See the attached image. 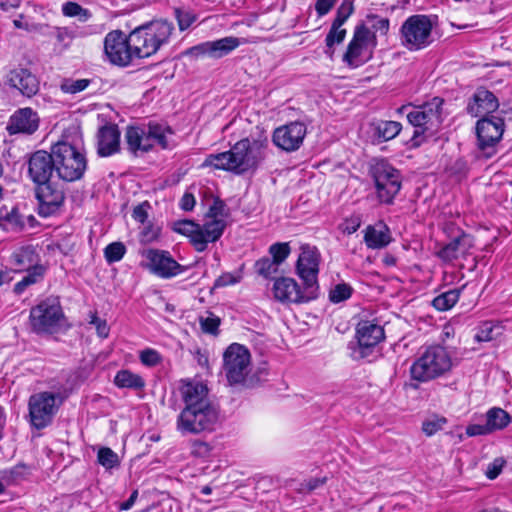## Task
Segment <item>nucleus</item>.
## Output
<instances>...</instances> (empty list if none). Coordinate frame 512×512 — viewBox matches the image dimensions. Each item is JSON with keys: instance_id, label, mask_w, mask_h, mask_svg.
<instances>
[{"instance_id": "1", "label": "nucleus", "mask_w": 512, "mask_h": 512, "mask_svg": "<svg viewBox=\"0 0 512 512\" xmlns=\"http://www.w3.org/2000/svg\"><path fill=\"white\" fill-rule=\"evenodd\" d=\"M184 408L177 417L176 429L182 435L211 433L220 424V409L210 399L207 385L190 381L180 389Z\"/></svg>"}, {"instance_id": "2", "label": "nucleus", "mask_w": 512, "mask_h": 512, "mask_svg": "<svg viewBox=\"0 0 512 512\" xmlns=\"http://www.w3.org/2000/svg\"><path fill=\"white\" fill-rule=\"evenodd\" d=\"M262 160L261 150L257 146H251L248 138L241 139L234 144L229 151L208 155L201 167H212L243 174L255 169Z\"/></svg>"}, {"instance_id": "3", "label": "nucleus", "mask_w": 512, "mask_h": 512, "mask_svg": "<svg viewBox=\"0 0 512 512\" xmlns=\"http://www.w3.org/2000/svg\"><path fill=\"white\" fill-rule=\"evenodd\" d=\"M174 26L167 20H156L134 29L130 33V45L134 56L146 58L155 54L168 42Z\"/></svg>"}, {"instance_id": "4", "label": "nucleus", "mask_w": 512, "mask_h": 512, "mask_svg": "<svg viewBox=\"0 0 512 512\" xmlns=\"http://www.w3.org/2000/svg\"><path fill=\"white\" fill-rule=\"evenodd\" d=\"M223 372L229 385L254 387L260 382V377L251 375V354L249 350L238 343L231 344L223 354Z\"/></svg>"}, {"instance_id": "5", "label": "nucleus", "mask_w": 512, "mask_h": 512, "mask_svg": "<svg viewBox=\"0 0 512 512\" xmlns=\"http://www.w3.org/2000/svg\"><path fill=\"white\" fill-rule=\"evenodd\" d=\"M452 367L449 352L440 345H432L415 360L410 368L412 379L427 382L442 376Z\"/></svg>"}, {"instance_id": "6", "label": "nucleus", "mask_w": 512, "mask_h": 512, "mask_svg": "<svg viewBox=\"0 0 512 512\" xmlns=\"http://www.w3.org/2000/svg\"><path fill=\"white\" fill-rule=\"evenodd\" d=\"M443 102V99L434 97L431 101L414 107L407 114L409 123L415 128L411 138L412 146H420L424 141L425 133L429 132L432 135L440 126Z\"/></svg>"}, {"instance_id": "7", "label": "nucleus", "mask_w": 512, "mask_h": 512, "mask_svg": "<svg viewBox=\"0 0 512 512\" xmlns=\"http://www.w3.org/2000/svg\"><path fill=\"white\" fill-rule=\"evenodd\" d=\"M54 157L56 175L59 179L73 182L83 177L87 169V160L75 146L65 141L54 144Z\"/></svg>"}, {"instance_id": "8", "label": "nucleus", "mask_w": 512, "mask_h": 512, "mask_svg": "<svg viewBox=\"0 0 512 512\" xmlns=\"http://www.w3.org/2000/svg\"><path fill=\"white\" fill-rule=\"evenodd\" d=\"M432 30L433 23L427 15L409 16L400 27V43L411 52L425 49L433 42Z\"/></svg>"}, {"instance_id": "9", "label": "nucleus", "mask_w": 512, "mask_h": 512, "mask_svg": "<svg viewBox=\"0 0 512 512\" xmlns=\"http://www.w3.org/2000/svg\"><path fill=\"white\" fill-rule=\"evenodd\" d=\"M62 402L59 393L43 391L32 394L28 401L31 425L38 430L50 425Z\"/></svg>"}, {"instance_id": "10", "label": "nucleus", "mask_w": 512, "mask_h": 512, "mask_svg": "<svg viewBox=\"0 0 512 512\" xmlns=\"http://www.w3.org/2000/svg\"><path fill=\"white\" fill-rule=\"evenodd\" d=\"M377 46V38L366 24H358L349 42L343 61L350 67H359L372 58Z\"/></svg>"}, {"instance_id": "11", "label": "nucleus", "mask_w": 512, "mask_h": 512, "mask_svg": "<svg viewBox=\"0 0 512 512\" xmlns=\"http://www.w3.org/2000/svg\"><path fill=\"white\" fill-rule=\"evenodd\" d=\"M371 175L379 200L382 203L391 204L402 187L400 171L387 161L382 160L371 167Z\"/></svg>"}, {"instance_id": "12", "label": "nucleus", "mask_w": 512, "mask_h": 512, "mask_svg": "<svg viewBox=\"0 0 512 512\" xmlns=\"http://www.w3.org/2000/svg\"><path fill=\"white\" fill-rule=\"evenodd\" d=\"M385 338L384 329L374 321H360L356 327L357 346L352 356L356 360L374 355L377 345Z\"/></svg>"}, {"instance_id": "13", "label": "nucleus", "mask_w": 512, "mask_h": 512, "mask_svg": "<svg viewBox=\"0 0 512 512\" xmlns=\"http://www.w3.org/2000/svg\"><path fill=\"white\" fill-rule=\"evenodd\" d=\"M63 317L60 304L51 299H46L33 307L30 311V324L36 333H52L59 326Z\"/></svg>"}, {"instance_id": "14", "label": "nucleus", "mask_w": 512, "mask_h": 512, "mask_svg": "<svg viewBox=\"0 0 512 512\" xmlns=\"http://www.w3.org/2000/svg\"><path fill=\"white\" fill-rule=\"evenodd\" d=\"M104 52L109 61L118 66H127L133 59L134 52L128 37L119 30L108 33L104 40Z\"/></svg>"}, {"instance_id": "15", "label": "nucleus", "mask_w": 512, "mask_h": 512, "mask_svg": "<svg viewBox=\"0 0 512 512\" xmlns=\"http://www.w3.org/2000/svg\"><path fill=\"white\" fill-rule=\"evenodd\" d=\"M36 198L38 213L42 217L56 214L64 202V188L58 182L49 181L37 184Z\"/></svg>"}, {"instance_id": "16", "label": "nucleus", "mask_w": 512, "mask_h": 512, "mask_svg": "<svg viewBox=\"0 0 512 512\" xmlns=\"http://www.w3.org/2000/svg\"><path fill=\"white\" fill-rule=\"evenodd\" d=\"M54 173H56L54 145L50 152L38 150L30 155L28 175L35 184L52 181Z\"/></svg>"}, {"instance_id": "17", "label": "nucleus", "mask_w": 512, "mask_h": 512, "mask_svg": "<svg viewBox=\"0 0 512 512\" xmlns=\"http://www.w3.org/2000/svg\"><path fill=\"white\" fill-rule=\"evenodd\" d=\"M144 256L148 260V269L161 278L169 279L185 271V267L173 259L168 251L148 249Z\"/></svg>"}, {"instance_id": "18", "label": "nucleus", "mask_w": 512, "mask_h": 512, "mask_svg": "<svg viewBox=\"0 0 512 512\" xmlns=\"http://www.w3.org/2000/svg\"><path fill=\"white\" fill-rule=\"evenodd\" d=\"M307 128L304 123L293 121L276 128L272 141L280 149L293 152L300 148L306 136Z\"/></svg>"}, {"instance_id": "19", "label": "nucleus", "mask_w": 512, "mask_h": 512, "mask_svg": "<svg viewBox=\"0 0 512 512\" xmlns=\"http://www.w3.org/2000/svg\"><path fill=\"white\" fill-rule=\"evenodd\" d=\"M239 45V38L228 36L215 41H206L190 47L184 54L194 58L210 57L213 59H219L228 55Z\"/></svg>"}, {"instance_id": "20", "label": "nucleus", "mask_w": 512, "mask_h": 512, "mask_svg": "<svg viewBox=\"0 0 512 512\" xmlns=\"http://www.w3.org/2000/svg\"><path fill=\"white\" fill-rule=\"evenodd\" d=\"M275 299L283 303H304L316 298L312 289L301 290L297 282L292 278L282 277L277 279L273 285Z\"/></svg>"}, {"instance_id": "21", "label": "nucleus", "mask_w": 512, "mask_h": 512, "mask_svg": "<svg viewBox=\"0 0 512 512\" xmlns=\"http://www.w3.org/2000/svg\"><path fill=\"white\" fill-rule=\"evenodd\" d=\"M319 258L316 250L309 246L302 247L301 254L297 261V272L303 280L307 289H312L314 293L317 291V274H318Z\"/></svg>"}, {"instance_id": "22", "label": "nucleus", "mask_w": 512, "mask_h": 512, "mask_svg": "<svg viewBox=\"0 0 512 512\" xmlns=\"http://www.w3.org/2000/svg\"><path fill=\"white\" fill-rule=\"evenodd\" d=\"M504 132V120L500 117L491 116L478 120L476 133L479 141V148L484 150L493 147L498 143Z\"/></svg>"}, {"instance_id": "23", "label": "nucleus", "mask_w": 512, "mask_h": 512, "mask_svg": "<svg viewBox=\"0 0 512 512\" xmlns=\"http://www.w3.org/2000/svg\"><path fill=\"white\" fill-rule=\"evenodd\" d=\"M39 126V117L31 108H21L15 111L8 122L7 131L10 135L23 133L33 134Z\"/></svg>"}, {"instance_id": "24", "label": "nucleus", "mask_w": 512, "mask_h": 512, "mask_svg": "<svg viewBox=\"0 0 512 512\" xmlns=\"http://www.w3.org/2000/svg\"><path fill=\"white\" fill-rule=\"evenodd\" d=\"M120 151V130L116 124H106L97 133V153L109 157Z\"/></svg>"}, {"instance_id": "25", "label": "nucleus", "mask_w": 512, "mask_h": 512, "mask_svg": "<svg viewBox=\"0 0 512 512\" xmlns=\"http://www.w3.org/2000/svg\"><path fill=\"white\" fill-rule=\"evenodd\" d=\"M9 85L17 89L23 96L32 97L39 91L37 77L26 68H15L7 75Z\"/></svg>"}, {"instance_id": "26", "label": "nucleus", "mask_w": 512, "mask_h": 512, "mask_svg": "<svg viewBox=\"0 0 512 512\" xmlns=\"http://www.w3.org/2000/svg\"><path fill=\"white\" fill-rule=\"evenodd\" d=\"M499 102L496 96L485 88H478L468 103L467 111L474 117H479L496 111Z\"/></svg>"}, {"instance_id": "27", "label": "nucleus", "mask_w": 512, "mask_h": 512, "mask_svg": "<svg viewBox=\"0 0 512 512\" xmlns=\"http://www.w3.org/2000/svg\"><path fill=\"white\" fill-rule=\"evenodd\" d=\"M11 264L15 271L23 272L33 270L35 267H43L39 264V255L36 248L27 245L18 248L11 255Z\"/></svg>"}, {"instance_id": "28", "label": "nucleus", "mask_w": 512, "mask_h": 512, "mask_svg": "<svg viewBox=\"0 0 512 512\" xmlns=\"http://www.w3.org/2000/svg\"><path fill=\"white\" fill-rule=\"evenodd\" d=\"M125 141L130 152L134 155L140 152H148L153 148V143L149 142L146 130L140 127L129 126L125 132Z\"/></svg>"}, {"instance_id": "29", "label": "nucleus", "mask_w": 512, "mask_h": 512, "mask_svg": "<svg viewBox=\"0 0 512 512\" xmlns=\"http://www.w3.org/2000/svg\"><path fill=\"white\" fill-rule=\"evenodd\" d=\"M173 230L189 237L196 251L202 252L205 250V242L201 238L199 224L187 219L180 220L173 224Z\"/></svg>"}, {"instance_id": "30", "label": "nucleus", "mask_w": 512, "mask_h": 512, "mask_svg": "<svg viewBox=\"0 0 512 512\" xmlns=\"http://www.w3.org/2000/svg\"><path fill=\"white\" fill-rule=\"evenodd\" d=\"M364 241L368 248L381 249L391 241L389 229L385 225H381L380 229L368 226L365 230Z\"/></svg>"}, {"instance_id": "31", "label": "nucleus", "mask_w": 512, "mask_h": 512, "mask_svg": "<svg viewBox=\"0 0 512 512\" xmlns=\"http://www.w3.org/2000/svg\"><path fill=\"white\" fill-rule=\"evenodd\" d=\"M226 222L223 219H210L204 225H200V234L205 242V249L209 242L217 241L223 234Z\"/></svg>"}, {"instance_id": "32", "label": "nucleus", "mask_w": 512, "mask_h": 512, "mask_svg": "<svg viewBox=\"0 0 512 512\" xmlns=\"http://www.w3.org/2000/svg\"><path fill=\"white\" fill-rule=\"evenodd\" d=\"M114 382L120 388L142 389L145 386L143 378L129 370L117 372Z\"/></svg>"}, {"instance_id": "33", "label": "nucleus", "mask_w": 512, "mask_h": 512, "mask_svg": "<svg viewBox=\"0 0 512 512\" xmlns=\"http://www.w3.org/2000/svg\"><path fill=\"white\" fill-rule=\"evenodd\" d=\"M172 131L169 127L157 123H149L148 129L146 130L147 138L151 143L159 144L163 149L168 147L167 134H171Z\"/></svg>"}, {"instance_id": "34", "label": "nucleus", "mask_w": 512, "mask_h": 512, "mask_svg": "<svg viewBox=\"0 0 512 512\" xmlns=\"http://www.w3.org/2000/svg\"><path fill=\"white\" fill-rule=\"evenodd\" d=\"M486 421L493 432L505 428L510 423L511 417L501 408H492L486 414Z\"/></svg>"}, {"instance_id": "35", "label": "nucleus", "mask_w": 512, "mask_h": 512, "mask_svg": "<svg viewBox=\"0 0 512 512\" xmlns=\"http://www.w3.org/2000/svg\"><path fill=\"white\" fill-rule=\"evenodd\" d=\"M402 125L397 121H379L376 125V135L378 138L389 141L395 138L401 131Z\"/></svg>"}, {"instance_id": "36", "label": "nucleus", "mask_w": 512, "mask_h": 512, "mask_svg": "<svg viewBox=\"0 0 512 512\" xmlns=\"http://www.w3.org/2000/svg\"><path fill=\"white\" fill-rule=\"evenodd\" d=\"M459 296L460 290L451 289L435 297L432 301V305L439 311H446L457 303Z\"/></svg>"}, {"instance_id": "37", "label": "nucleus", "mask_w": 512, "mask_h": 512, "mask_svg": "<svg viewBox=\"0 0 512 512\" xmlns=\"http://www.w3.org/2000/svg\"><path fill=\"white\" fill-rule=\"evenodd\" d=\"M44 271V267H35L33 270L26 271L27 275L14 285V293L17 295L22 294L28 286L37 283L43 278Z\"/></svg>"}, {"instance_id": "38", "label": "nucleus", "mask_w": 512, "mask_h": 512, "mask_svg": "<svg viewBox=\"0 0 512 512\" xmlns=\"http://www.w3.org/2000/svg\"><path fill=\"white\" fill-rule=\"evenodd\" d=\"M0 211H6L5 214L0 213V220L6 229L19 231L24 227V221L16 207H13L10 211L6 209H1Z\"/></svg>"}, {"instance_id": "39", "label": "nucleus", "mask_w": 512, "mask_h": 512, "mask_svg": "<svg viewBox=\"0 0 512 512\" xmlns=\"http://www.w3.org/2000/svg\"><path fill=\"white\" fill-rule=\"evenodd\" d=\"M97 461L106 470L113 469L120 465L119 456L109 447H101L98 450Z\"/></svg>"}, {"instance_id": "40", "label": "nucleus", "mask_w": 512, "mask_h": 512, "mask_svg": "<svg viewBox=\"0 0 512 512\" xmlns=\"http://www.w3.org/2000/svg\"><path fill=\"white\" fill-rule=\"evenodd\" d=\"M501 327L493 324L492 322L482 323L475 335L478 342H488L495 339L500 334Z\"/></svg>"}, {"instance_id": "41", "label": "nucleus", "mask_w": 512, "mask_h": 512, "mask_svg": "<svg viewBox=\"0 0 512 512\" xmlns=\"http://www.w3.org/2000/svg\"><path fill=\"white\" fill-rule=\"evenodd\" d=\"M346 36V30L341 28L340 26H337L335 24L331 25V28L326 36L325 42H326V54H329L332 56L334 50L333 46L335 44H340L343 42Z\"/></svg>"}, {"instance_id": "42", "label": "nucleus", "mask_w": 512, "mask_h": 512, "mask_svg": "<svg viewBox=\"0 0 512 512\" xmlns=\"http://www.w3.org/2000/svg\"><path fill=\"white\" fill-rule=\"evenodd\" d=\"M364 24H369L373 29L375 35L379 33L381 36H386L389 31L390 21L388 18L380 17L376 14H368Z\"/></svg>"}, {"instance_id": "43", "label": "nucleus", "mask_w": 512, "mask_h": 512, "mask_svg": "<svg viewBox=\"0 0 512 512\" xmlns=\"http://www.w3.org/2000/svg\"><path fill=\"white\" fill-rule=\"evenodd\" d=\"M446 424L447 419L444 416L432 415L422 423V431L427 436H432L442 430Z\"/></svg>"}, {"instance_id": "44", "label": "nucleus", "mask_w": 512, "mask_h": 512, "mask_svg": "<svg viewBox=\"0 0 512 512\" xmlns=\"http://www.w3.org/2000/svg\"><path fill=\"white\" fill-rule=\"evenodd\" d=\"M62 12L67 17H78L82 22L87 21L91 17L90 11L76 2L65 3L62 7Z\"/></svg>"}, {"instance_id": "45", "label": "nucleus", "mask_w": 512, "mask_h": 512, "mask_svg": "<svg viewBox=\"0 0 512 512\" xmlns=\"http://www.w3.org/2000/svg\"><path fill=\"white\" fill-rule=\"evenodd\" d=\"M91 83L89 79H64L60 84V89L63 93L76 94L84 91Z\"/></svg>"}, {"instance_id": "46", "label": "nucleus", "mask_w": 512, "mask_h": 512, "mask_svg": "<svg viewBox=\"0 0 512 512\" xmlns=\"http://www.w3.org/2000/svg\"><path fill=\"white\" fill-rule=\"evenodd\" d=\"M174 15L181 31L188 29L197 20V15L190 9L175 8Z\"/></svg>"}, {"instance_id": "47", "label": "nucleus", "mask_w": 512, "mask_h": 512, "mask_svg": "<svg viewBox=\"0 0 512 512\" xmlns=\"http://www.w3.org/2000/svg\"><path fill=\"white\" fill-rule=\"evenodd\" d=\"M352 291V287L347 283L336 284L329 292V299L332 303L343 302L351 297Z\"/></svg>"}, {"instance_id": "48", "label": "nucleus", "mask_w": 512, "mask_h": 512, "mask_svg": "<svg viewBox=\"0 0 512 512\" xmlns=\"http://www.w3.org/2000/svg\"><path fill=\"white\" fill-rule=\"evenodd\" d=\"M463 241L462 238L457 237L450 241L448 244H446L439 252L438 256L444 260V261H452L458 257L459 249L461 242Z\"/></svg>"}, {"instance_id": "49", "label": "nucleus", "mask_w": 512, "mask_h": 512, "mask_svg": "<svg viewBox=\"0 0 512 512\" xmlns=\"http://www.w3.org/2000/svg\"><path fill=\"white\" fill-rule=\"evenodd\" d=\"M125 252L126 247L123 243L113 242L105 248L104 255L108 263H115L123 258Z\"/></svg>"}, {"instance_id": "50", "label": "nucleus", "mask_w": 512, "mask_h": 512, "mask_svg": "<svg viewBox=\"0 0 512 512\" xmlns=\"http://www.w3.org/2000/svg\"><path fill=\"white\" fill-rule=\"evenodd\" d=\"M278 267V263L268 257L261 258L255 263L256 271L266 278L277 273Z\"/></svg>"}, {"instance_id": "51", "label": "nucleus", "mask_w": 512, "mask_h": 512, "mask_svg": "<svg viewBox=\"0 0 512 512\" xmlns=\"http://www.w3.org/2000/svg\"><path fill=\"white\" fill-rule=\"evenodd\" d=\"M354 6L352 1L344 0L341 5L337 9L336 17L332 24L342 27V25L347 21V19L353 13Z\"/></svg>"}, {"instance_id": "52", "label": "nucleus", "mask_w": 512, "mask_h": 512, "mask_svg": "<svg viewBox=\"0 0 512 512\" xmlns=\"http://www.w3.org/2000/svg\"><path fill=\"white\" fill-rule=\"evenodd\" d=\"M269 253L272 259L280 265L290 254V247L288 243H275L270 246Z\"/></svg>"}, {"instance_id": "53", "label": "nucleus", "mask_w": 512, "mask_h": 512, "mask_svg": "<svg viewBox=\"0 0 512 512\" xmlns=\"http://www.w3.org/2000/svg\"><path fill=\"white\" fill-rule=\"evenodd\" d=\"M327 481L326 477L323 478H310L308 480H304L299 483V486L296 488V491L300 494L310 493L320 486L324 485Z\"/></svg>"}, {"instance_id": "54", "label": "nucleus", "mask_w": 512, "mask_h": 512, "mask_svg": "<svg viewBox=\"0 0 512 512\" xmlns=\"http://www.w3.org/2000/svg\"><path fill=\"white\" fill-rule=\"evenodd\" d=\"M141 363L148 367H154L158 365L162 358L161 355L154 349H145L140 352Z\"/></svg>"}, {"instance_id": "55", "label": "nucleus", "mask_w": 512, "mask_h": 512, "mask_svg": "<svg viewBox=\"0 0 512 512\" xmlns=\"http://www.w3.org/2000/svg\"><path fill=\"white\" fill-rule=\"evenodd\" d=\"M362 220L359 215H352L346 218L341 225V230L346 234H353L361 226Z\"/></svg>"}, {"instance_id": "56", "label": "nucleus", "mask_w": 512, "mask_h": 512, "mask_svg": "<svg viewBox=\"0 0 512 512\" xmlns=\"http://www.w3.org/2000/svg\"><path fill=\"white\" fill-rule=\"evenodd\" d=\"M89 323L95 327L97 334L100 337H102V338L108 337L110 329H109V326H108L106 320L99 318L97 316V314L94 313L91 315V319H90Z\"/></svg>"}, {"instance_id": "57", "label": "nucleus", "mask_w": 512, "mask_h": 512, "mask_svg": "<svg viewBox=\"0 0 512 512\" xmlns=\"http://www.w3.org/2000/svg\"><path fill=\"white\" fill-rule=\"evenodd\" d=\"M201 328L206 333L214 334L217 332L220 325V319L218 317L209 316L201 318Z\"/></svg>"}, {"instance_id": "58", "label": "nucleus", "mask_w": 512, "mask_h": 512, "mask_svg": "<svg viewBox=\"0 0 512 512\" xmlns=\"http://www.w3.org/2000/svg\"><path fill=\"white\" fill-rule=\"evenodd\" d=\"M225 207H226L225 203L222 200H220L219 198H216L213 201V204L209 207V210L206 214L207 218L219 219L218 218L219 216L224 215Z\"/></svg>"}, {"instance_id": "59", "label": "nucleus", "mask_w": 512, "mask_h": 512, "mask_svg": "<svg viewBox=\"0 0 512 512\" xmlns=\"http://www.w3.org/2000/svg\"><path fill=\"white\" fill-rule=\"evenodd\" d=\"M505 461L502 458H496L491 462L486 469V476L489 479H495L502 471Z\"/></svg>"}, {"instance_id": "60", "label": "nucleus", "mask_w": 512, "mask_h": 512, "mask_svg": "<svg viewBox=\"0 0 512 512\" xmlns=\"http://www.w3.org/2000/svg\"><path fill=\"white\" fill-rule=\"evenodd\" d=\"M491 432L492 431L487 422L484 425L471 424L466 428V435L469 437H474V436H479V435H487Z\"/></svg>"}, {"instance_id": "61", "label": "nucleus", "mask_w": 512, "mask_h": 512, "mask_svg": "<svg viewBox=\"0 0 512 512\" xmlns=\"http://www.w3.org/2000/svg\"><path fill=\"white\" fill-rule=\"evenodd\" d=\"M150 207L149 203L148 202H143L142 204L140 205H137L134 209H133V213H132V217L144 224L148 218V212H147V209Z\"/></svg>"}, {"instance_id": "62", "label": "nucleus", "mask_w": 512, "mask_h": 512, "mask_svg": "<svg viewBox=\"0 0 512 512\" xmlns=\"http://www.w3.org/2000/svg\"><path fill=\"white\" fill-rule=\"evenodd\" d=\"M336 3V0H317L315 10L318 16L326 15Z\"/></svg>"}, {"instance_id": "63", "label": "nucleus", "mask_w": 512, "mask_h": 512, "mask_svg": "<svg viewBox=\"0 0 512 512\" xmlns=\"http://www.w3.org/2000/svg\"><path fill=\"white\" fill-rule=\"evenodd\" d=\"M238 282V278L232 273H224L214 283L215 287H224Z\"/></svg>"}, {"instance_id": "64", "label": "nucleus", "mask_w": 512, "mask_h": 512, "mask_svg": "<svg viewBox=\"0 0 512 512\" xmlns=\"http://www.w3.org/2000/svg\"><path fill=\"white\" fill-rule=\"evenodd\" d=\"M196 200L192 193L186 192L181 200H180V207L184 211H191L195 206Z\"/></svg>"}]
</instances>
